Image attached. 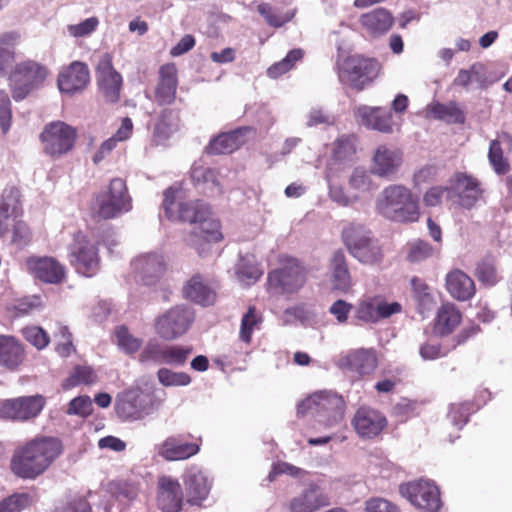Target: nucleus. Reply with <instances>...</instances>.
Wrapping results in <instances>:
<instances>
[{"mask_svg":"<svg viewBox=\"0 0 512 512\" xmlns=\"http://www.w3.org/2000/svg\"><path fill=\"white\" fill-rule=\"evenodd\" d=\"M183 295L195 303L211 305L214 303L216 293L199 274L192 276L183 287Z\"/></svg>","mask_w":512,"mask_h":512,"instance_id":"4c0bfd02","label":"nucleus"},{"mask_svg":"<svg viewBox=\"0 0 512 512\" xmlns=\"http://www.w3.org/2000/svg\"><path fill=\"white\" fill-rule=\"evenodd\" d=\"M247 130V128H239L231 132L220 133L209 142L206 148L207 153L212 155L232 153L241 146L240 138Z\"/></svg>","mask_w":512,"mask_h":512,"instance_id":"58836bf2","label":"nucleus"},{"mask_svg":"<svg viewBox=\"0 0 512 512\" xmlns=\"http://www.w3.org/2000/svg\"><path fill=\"white\" fill-rule=\"evenodd\" d=\"M47 75V68L36 61L26 60L16 64L9 76L14 100L26 98L31 91L42 85Z\"/></svg>","mask_w":512,"mask_h":512,"instance_id":"0eeeda50","label":"nucleus"},{"mask_svg":"<svg viewBox=\"0 0 512 512\" xmlns=\"http://www.w3.org/2000/svg\"><path fill=\"white\" fill-rule=\"evenodd\" d=\"M342 240L350 254L358 261L370 265L381 262L383 253L380 246L362 234L360 226L349 224L342 231Z\"/></svg>","mask_w":512,"mask_h":512,"instance_id":"1a4fd4ad","label":"nucleus"},{"mask_svg":"<svg viewBox=\"0 0 512 512\" xmlns=\"http://www.w3.org/2000/svg\"><path fill=\"white\" fill-rule=\"evenodd\" d=\"M263 322L262 314L255 306H249L247 312L242 316L239 338L246 344L252 341V335L255 330H259Z\"/></svg>","mask_w":512,"mask_h":512,"instance_id":"c03bdc74","label":"nucleus"},{"mask_svg":"<svg viewBox=\"0 0 512 512\" xmlns=\"http://www.w3.org/2000/svg\"><path fill=\"white\" fill-rule=\"evenodd\" d=\"M485 67L482 63H473L468 69H460L457 76L453 79L452 85L462 89H468L470 84L476 82L480 88L486 86Z\"/></svg>","mask_w":512,"mask_h":512,"instance_id":"a19ab883","label":"nucleus"},{"mask_svg":"<svg viewBox=\"0 0 512 512\" xmlns=\"http://www.w3.org/2000/svg\"><path fill=\"white\" fill-rule=\"evenodd\" d=\"M186 502L191 506H201L211 490V482L203 471L191 467L182 476Z\"/></svg>","mask_w":512,"mask_h":512,"instance_id":"bb28decb","label":"nucleus"},{"mask_svg":"<svg viewBox=\"0 0 512 512\" xmlns=\"http://www.w3.org/2000/svg\"><path fill=\"white\" fill-rule=\"evenodd\" d=\"M450 191L451 199L455 197L457 204L465 209L473 208L483 198L484 193L481 182L476 177L463 172L455 173Z\"/></svg>","mask_w":512,"mask_h":512,"instance_id":"6ab92c4d","label":"nucleus"},{"mask_svg":"<svg viewBox=\"0 0 512 512\" xmlns=\"http://www.w3.org/2000/svg\"><path fill=\"white\" fill-rule=\"evenodd\" d=\"M362 31L370 38L386 34L394 25L392 13L385 8H375L359 17Z\"/></svg>","mask_w":512,"mask_h":512,"instance_id":"c756f323","label":"nucleus"},{"mask_svg":"<svg viewBox=\"0 0 512 512\" xmlns=\"http://www.w3.org/2000/svg\"><path fill=\"white\" fill-rule=\"evenodd\" d=\"M434 254L433 247L426 241L418 239L409 244L407 259L410 262H420Z\"/></svg>","mask_w":512,"mask_h":512,"instance_id":"052dcab7","label":"nucleus"},{"mask_svg":"<svg viewBox=\"0 0 512 512\" xmlns=\"http://www.w3.org/2000/svg\"><path fill=\"white\" fill-rule=\"evenodd\" d=\"M222 239L221 224L219 220L214 219L210 213L209 216L200 220L194 230L189 234L186 241L199 255H202L206 252L208 244L220 242Z\"/></svg>","mask_w":512,"mask_h":512,"instance_id":"393cba45","label":"nucleus"},{"mask_svg":"<svg viewBox=\"0 0 512 512\" xmlns=\"http://www.w3.org/2000/svg\"><path fill=\"white\" fill-rule=\"evenodd\" d=\"M475 276L483 285L486 286H494L500 280L494 260L490 258H485L478 263L475 270Z\"/></svg>","mask_w":512,"mask_h":512,"instance_id":"09e8293b","label":"nucleus"},{"mask_svg":"<svg viewBox=\"0 0 512 512\" xmlns=\"http://www.w3.org/2000/svg\"><path fill=\"white\" fill-rule=\"evenodd\" d=\"M157 378L163 386H186L190 384L191 377L186 372H174L167 368H160Z\"/></svg>","mask_w":512,"mask_h":512,"instance_id":"4d7b16f0","label":"nucleus"},{"mask_svg":"<svg viewBox=\"0 0 512 512\" xmlns=\"http://www.w3.org/2000/svg\"><path fill=\"white\" fill-rule=\"evenodd\" d=\"M473 411L474 405L470 402L453 404L448 413V418L454 425L462 427L467 423Z\"/></svg>","mask_w":512,"mask_h":512,"instance_id":"bf43d9fd","label":"nucleus"},{"mask_svg":"<svg viewBox=\"0 0 512 512\" xmlns=\"http://www.w3.org/2000/svg\"><path fill=\"white\" fill-rule=\"evenodd\" d=\"M178 69L175 63L161 65L154 89V101L158 106L172 105L177 98Z\"/></svg>","mask_w":512,"mask_h":512,"instance_id":"412c9836","label":"nucleus"},{"mask_svg":"<svg viewBox=\"0 0 512 512\" xmlns=\"http://www.w3.org/2000/svg\"><path fill=\"white\" fill-rule=\"evenodd\" d=\"M55 337L58 339L55 350L61 357H69L73 352H75L72 334L67 326L59 324Z\"/></svg>","mask_w":512,"mask_h":512,"instance_id":"6e6d98bb","label":"nucleus"},{"mask_svg":"<svg viewBox=\"0 0 512 512\" xmlns=\"http://www.w3.org/2000/svg\"><path fill=\"white\" fill-rule=\"evenodd\" d=\"M329 268L331 272L332 288L343 293H348L353 286V281L346 256L342 250H337L332 254Z\"/></svg>","mask_w":512,"mask_h":512,"instance_id":"f704fd0d","label":"nucleus"},{"mask_svg":"<svg viewBox=\"0 0 512 512\" xmlns=\"http://www.w3.org/2000/svg\"><path fill=\"white\" fill-rule=\"evenodd\" d=\"M202 444L201 437L191 434L169 436L157 446V453L166 461H181L199 453Z\"/></svg>","mask_w":512,"mask_h":512,"instance_id":"2eb2a0df","label":"nucleus"},{"mask_svg":"<svg viewBox=\"0 0 512 512\" xmlns=\"http://www.w3.org/2000/svg\"><path fill=\"white\" fill-rule=\"evenodd\" d=\"M338 365L361 377L372 374L378 366V357L373 348L350 350L339 359Z\"/></svg>","mask_w":512,"mask_h":512,"instance_id":"b1692460","label":"nucleus"},{"mask_svg":"<svg viewBox=\"0 0 512 512\" xmlns=\"http://www.w3.org/2000/svg\"><path fill=\"white\" fill-rule=\"evenodd\" d=\"M451 198L450 186H432L423 195V203L427 207H435L441 204L444 194Z\"/></svg>","mask_w":512,"mask_h":512,"instance_id":"69168bd1","label":"nucleus"},{"mask_svg":"<svg viewBox=\"0 0 512 512\" xmlns=\"http://www.w3.org/2000/svg\"><path fill=\"white\" fill-rule=\"evenodd\" d=\"M166 106L154 119L151 142L155 146L166 145L171 136L180 129L181 109Z\"/></svg>","mask_w":512,"mask_h":512,"instance_id":"4be33fe9","label":"nucleus"},{"mask_svg":"<svg viewBox=\"0 0 512 512\" xmlns=\"http://www.w3.org/2000/svg\"><path fill=\"white\" fill-rule=\"evenodd\" d=\"M303 56L304 52L300 48L290 50L285 58L274 63L267 69V75L272 79L281 77L292 70L295 64L300 61Z\"/></svg>","mask_w":512,"mask_h":512,"instance_id":"49530a36","label":"nucleus"},{"mask_svg":"<svg viewBox=\"0 0 512 512\" xmlns=\"http://www.w3.org/2000/svg\"><path fill=\"white\" fill-rule=\"evenodd\" d=\"M463 315L456 304L446 301L437 308L432 322V329L435 335L447 337L453 334L460 326Z\"/></svg>","mask_w":512,"mask_h":512,"instance_id":"cd10ccee","label":"nucleus"},{"mask_svg":"<svg viewBox=\"0 0 512 512\" xmlns=\"http://www.w3.org/2000/svg\"><path fill=\"white\" fill-rule=\"evenodd\" d=\"M24 339L38 350L44 349L50 342L47 332L38 326H28L22 329Z\"/></svg>","mask_w":512,"mask_h":512,"instance_id":"13d9d810","label":"nucleus"},{"mask_svg":"<svg viewBox=\"0 0 512 512\" xmlns=\"http://www.w3.org/2000/svg\"><path fill=\"white\" fill-rule=\"evenodd\" d=\"M377 212L398 223H414L420 218L418 197L410 188L393 184L385 187L376 201Z\"/></svg>","mask_w":512,"mask_h":512,"instance_id":"f03ea898","label":"nucleus"},{"mask_svg":"<svg viewBox=\"0 0 512 512\" xmlns=\"http://www.w3.org/2000/svg\"><path fill=\"white\" fill-rule=\"evenodd\" d=\"M306 404L322 416L327 425L342 420L346 407L343 397L332 391L316 392L306 400Z\"/></svg>","mask_w":512,"mask_h":512,"instance_id":"f3484780","label":"nucleus"},{"mask_svg":"<svg viewBox=\"0 0 512 512\" xmlns=\"http://www.w3.org/2000/svg\"><path fill=\"white\" fill-rule=\"evenodd\" d=\"M41 395L22 396L0 401V419L25 422L36 418L45 406Z\"/></svg>","mask_w":512,"mask_h":512,"instance_id":"ddd939ff","label":"nucleus"},{"mask_svg":"<svg viewBox=\"0 0 512 512\" xmlns=\"http://www.w3.org/2000/svg\"><path fill=\"white\" fill-rule=\"evenodd\" d=\"M12 124V104L8 93L0 90V128L6 134Z\"/></svg>","mask_w":512,"mask_h":512,"instance_id":"e2e57ef3","label":"nucleus"},{"mask_svg":"<svg viewBox=\"0 0 512 512\" xmlns=\"http://www.w3.org/2000/svg\"><path fill=\"white\" fill-rule=\"evenodd\" d=\"M351 425L360 438L374 439L387 427L388 421L379 410L363 405L356 410Z\"/></svg>","mask_w":512,"mask_h":512,"instance_id":"a211bd4d","label":"nucleus"},{"mask_svg":"<svg viewBox=\"0 0 512 512\" xmlns=\"http://www.w3.org/2000/svg\"><path fill=\"white\" fill-rule=\"evenodd\" d=\"M68 260L76 273L93 277L100 270L99 241L92 242L82 231L73 234L72 243L68 247Z\"/></svg>","mask_w":512,"mask_h":512,"instance_id":"39448f33","label":"nucleus"},{"mask_svg":"<svg viewBox=\"0 0 512 512\" xmlns=\"http://www.w3.org/2000/svg\"><path fill=\"white\" fill-rule=\"evenodd\" d=\"M23 214L22 193L18 186L9 184L0 194V237L10 232V220Z\"/></svg>","mask_w":512,"mask_h":512,"instance_id":"aec40b11","label":"nucleus"},{"mask_svg":"<svg viewBox=\"0 0 512 512\" xmlns=\"http://www.w3.org/2000/svg\"><path fill=\"white\" fill-rule=\"evenodd\" d=\"M25 266L34 279L44 284L58 285L67 277L65 265L52 256H29L25 260Z\"/></svg>","mask_w":512,"mask_h":512,"instance_id":"4468645a","label":"nucleus"},{"mask_svg":"<svg viewBox=\"0 0 512 512\" xmlns=\"http://www.w3.org/2000/svg\"><path fill=\"white\" fill-rule=\"evenodd\" d=\"M77 137V129L63 121L45 125L39 136L44 153L52 158H59L73 150Z\"/></svg>","mask_w":512,"mask_h":512,"instance_id":"6e6552de","label":"nucleus"},{"mask_svg":"<svg viewBox=\"0 0 512 512\" xmlns=\"http://www.w3.org/2000/svg\"><path fill=\"white\" fill-rule=\"evenodd\" d=\"M12 225V243L18 246H25L30 243L32 239V233L26 222L19 220H10V226Z\"/></svg>","mask_w":512,"mask_h":512,"instance_id":"680f3d73","label":"nucleus"},{"mask_svg":"<svg viewBox=\"0 0 512 512\" xmlns=\"http://www.w3.org/2000/svg\"><path fill=\"white\" fill-rule=\"evenodd\" d=\"M29 493H13L0 501V512H22L32 505Z\"/></svg>","mask_w":512,"mask_h":512,"instance_id":"de8ad7c7","label":"nucleus"},{"mask_svg":"<svg viewBox=\"0 0 512 512\" xmlns=\"http://www.w3.org/2000/svg\"><path fill=\"white\" fill-rule=\"evenodd\" d=\"M339 80L361 91L379 74L380 65L375 59L352 55L337 62Z\"/></svg>","mask_w":512,"mask_h":512,"instance_id":"423d86ee","label":"nucleus"},{"mask_svg":"<svg viewBox=\"0 0 512 512\" xmlns=\"http://www.w3.org/2000/svg\"><path fill=\"white\" fill-rule=\"evenodd\" d=\"M117 344L127 354H134L139 351L142 340L133 336L125 326H120L115 330Z\"/></svg>","mask_w":512,"mask_h":512,"instance_id":"603ef678","label":"nucleus"},{"mask_svg":"<svg viewBox=\"0 0 512 512\" xmlns=\"http://www.w3.org/2000/svg\"><path fill=\"white\" fill-rule=\"evenodd\" d=\"M62 453L63 443L59 438L36 436L14 449L9 468L17 478L35 480L43 475Z\"/></svg>","mask_w":512,"mask_h":512,"instance_id":"f257e3e1","label":"nucleus"},{"mask_svg":"<svg viewBox=\"0 0 512 512\" xmlns=\"http://www.w3.org/2000/svg\"><path fill=\"white\" fill-rule=\"evenodd\" d=\"M97 381V375L92 367L76 365L63 383L64 389H71L78 385H91Z\"/></svg>","mask_w":512,"mask_h":512,"instance_id":"a18cd8bd","label":"nucleus"},{"mask_svg":"<svg viewBox=\"0 0 512 512\" xmlns=\"http://www.w3.org/2000/svg\"><path fill=\"white\" fill-rule=\"evenodd\" d=\"M360 123L365 127L384 134L393 132L391 111L382 107L360 106L355 112Z\"/></svg>","mask_w":512,"mask_h":512,"instance_id":"7c9ffc66","label":"nucleus"},{"mask_svg":"<svg viewBox=\"0 0 512 512\" xmlns=\"http://www.w3.org/2000/svg\"><path fill=\"white\" fill-rule=\"evenodd\" d=\"M401 162L402 157L398 150L381 145L375 151L372 172L381 177L391 176L396 173Z\"/></svg>","mask_w":512,"mask_h":512,"instance_id":"e433bc0d","label":"nucleus"},{"mask_svg":"<svg viewBox=\"0 0 512 512\" xmlns=\"http://www.w3.org/2000/svg\"><path fill=\"white\" fill-rule=\"evenodd\" d=\"M419 354L423 360H436L447 355L440 343L432 342H425L420 345Z\"/></svg>","mask_w":512,"mask_h":512,"instance_id":"338daca9","label":"nucleus"},{"mask_svg":"<svg viewBox=\"0 0 512 512\" xmlns=\"http://www.w3.org/2000/svg\"><path fill=\"white\" fill-rule=\"evenodd\" d=\"M445 286L450 296L457 301H468L476 293L474 280L460 269H454L446 275Z\"/></svg>","mask_w":512,"mask_h":512,"instance_id":"72a5a7b5","label":"nucleus"},{"mask_svg":"<svg viewBox=\"0 0 512 512\" xmlns=\"http://www.w3.org/2000/svg\"><path fill=\"white\" fill-rule=\"evenodd\" d=\"M429 111L438 120L459 124L465 122V115L456 102H449L447 104L436 102L430 105Z\"/></svg>","mask_w":512,"mask_h":512,"instance_id":"37998d69","label":"nucleus"},{"mask_svg":"<svg viewBox=\"0 0 512 512\" xmlns=\"http://www.w3.org/2000/svg\"><path fill=\"white\" fill-rule=\"evenodd\" d=\"M93 412L92 401L89 396L83 395L73 398L67 409V414L88 417Z\"/></svg>","mask_w":512,"mask_h":512,"instance_id":"0e129e2a","label":"nucleus"},{"mask_svg":"<svg viewBox=\"0 0 512 512\" xmlns=\"http://www.w3.org/2000/svg\"><path fill=\"white\" fill-rule=\"evenodd\" d=\"M192 351V346L165 345L163 364L182 366Z\"/></svg>","mask_w":512,"mask_h":512,"instance_id":"8fccbe9b","label":"nucleus"},{"mask_svg":"<svg viewBox=\"0 0 512 512\" xmlns=\"http://www.w3.org/2000/svg\"><path fill=\"white\" fill-rule=\"evenodd\" d=\"M90 81L88 66L79 61L72 62L58 76V87L61 92L74 94L84 90Z\"/></svg>","mask_w":512,"mask_h":512,"instance_id":"c85d7f7f","label":"nucleus"},{"mask_svg":"<svg viewBox=\"0 0 512 512\" xmlns=\"http://www.w3.org/2000/svg\"><path fill=\"white\" fill-rule=\"evenodd\" d=\"M209 207L200 201L180 203L173 219L197 225L204 217L209 216Z\"/></svg>","mask_w":512,"mask_h":512,"instance_id":"79ce46f5","label":"nucleus"},{"mask_svg":"<svg viewBox=\"0 0 512 512\" xmlns=\"http://www.w3.org/2000/svg\"><path fill=\"white\" fill-rule=\"evenodd\" d=\"M116 411L124 419L139 420L146 414V405L141 393L128 392L116 404Z\"/></svg>","mask_w":512,"mask_h":512,"instance_id":"ea45409f","label":"nucleus"},{"mask_svg":"<svg viewBox=\"0 0 512 512\" xmlns=\"http://www.w3.org/2000/svg\"><path fill=\"white\" fill-rule=\"evenodd\" d=\"M96 77L99 91L108 103H116L120 99L122 89V76L112 63L110 54L102 55L96 66Z\"/></svg>","mask_w":512,"mask_h":512,"instance_id":"dca6fc26","label":"nucleus"},{"mask_svg":"<svg viewBox=\"0 0 512 512\" xmlns=\"http://www.w3.org/2000/svg\"><path fill=\"white\" fill-rule=\"evenodd\" d=\"M400 494L415 507L428 511L437 512L441 508L440 491L438 487L429 480H418L401 484Z\"/></svg>","mask_w":512,"mask_h":512,"instance_id":"f8f14e48","label":"nucleus"},{"mask_svg":"<svg viewBox=\"0 0 512 512\" xmlns=\"http://www.w3.org/2000/svg\"><path fill=\"white\" fill-rule=\"evenodd\" d=\"M512 150V136L506 131L497 134V138L489 145L488 160L498 175H505L510 171L509 160L504 157V151Z\"/></svg>","mask_w":512,"mask_h":512,"instance_id":"2f4dec72","label":"nucleus"},{"mask_svg":"<svg viewBox=\"0 0 512 512\" xmlns=\"http://www.w3.org/2000/svg\"><path fill=\"white\" fill-rule=\"evenodd\" d=\"M26 353L22 343L14 336L0 335V365L17 369L25 360Z\"/></svg>","mask_w":512,"mask_h":512,"instance_id":"c9c22d12","label":"nucleus"},{"mask_svg":"<svg viewBox=\"0 0 512 512\" xmlns=\"http://www.w3.org/2000/svg\"><path fill=\"white\" fill-rule=\"evenodd\" d=\"M108 491L117 499L133 500L138 495V487L127 480L119 479L108 484Z\"/></svg>","mask_w":512,"mask_h":512,"instance_id":"3c124183","label":"nucleus"},{"mask_svg":"<svg viewBox=\"0 0 512 512\" xmlns=\"http://www.w3.org/2000/svg\"><path fill=\"white\" fill-rule=\"evenodd\" d=\"M15 37L11 33L0 35V73L14 61Z\"/></svg>","mask_w":512,"mask_h":512,"instance_id":"5fc2aeb1","label":"nucleus"},{"mask_svg":"<svg viewBox=\"0 0 512 512\" xmlns=\"http://www.w3.org/2000/svg\"><path fill=\"white\" fill-rule=\"evenodd\" d=\"M401 311L399 302H387L382 295L364 296L355 307L354 320L356 324H376Z\"/></svg>","mask_w":512,"mask_h":512,"instance_id":"9b49d317","label":"nucleus"},{"mask_svg":"<svg viewBox=\"0 0 512 512\" xmlns=\"http://www.w3.org/2000/svg\"><path fill=\"white\" fill-rule=\"evenodd\" d=\"M165 345L156 340H150L141 350L138 360L141 363H159L163 364Z\"/></svg>","mask_w":512,"mask_h":512,"instance_id":"864d4df0","label":"nucleus"},{"mask_svg":"<svg viewBox=\"0 0 512 512\" xmlns=\"http://www.w3.org/2000/svg\"><path fill=\"white\" fill-rule=\"evenodd\" d=\"M330 505V499L318 486L311 485L289 503L290 512H315Z\"/></svg>","mask_w":512,"mask_h":512,"instance_id":"473e14b6","label":"nucleus"},{"mask_svg":"<svg viewBox=\"0 0 512 512\" xmlns=\"http://www.w3.org/2000/svg\"><path fill=\"white\" fill-rule=\"evenodd\" d=\"M132 209V198L126 180L115 177L95 196V216L102 220L114 219Z\"/></svg>","mask_w":512,"mask_h":512,"instance_id":"20e7f679","label":"nucleus"},{"mask_svg":"<svg viewBox=\"0 0 512 512\" xmlns=\"http://www.w3.org/2000/svg\"><path fill=\"white\" fill-rule=\"evenodd\" d=\"M193 321L194 312L189 307L176 305L155 320V333L163 340H175L188 331Z\"/></svg>","mask_w":512,"mask_h":512,"instance_id":"9d476101","label":"nucleus"},{"mask_svg":"<svg viewBox=\"0 0 512 512\" xmlns=\"http://www.w3.org/2000/svg\"><path fill=\"white\" fill-rule=\"evenodd\" d=\"M137 281L145 285L155 284L166 272L164 257L157 253L138 256L131 263Z\"/></svg>","mask_w":512,"mask_h":512,"instance_id":"5701e85b","label":"nucleus"},{"mask_svg":"<svg viewBox=\"0 0 512 512\" xmlns=\"http://www.w3.org/2000/svg\"><path fill=\"white\" fill-rule=\"evenodd\" d=\"M184 496L181 484L170 476L158 479L157 506L161 512H180Z\"/></svg>","mask_w":512,"mask_h":512,"instance_id":"a878e982","label":"nucleus"},{"mask_svg":"<svg viewBox=\"0 0 512 512\" xmlns=\"http://www.w3.org/2000/svg\"><path fill=\"white\" fill-rule=\"evenodd\" d=\"M307 272L299 259L280 255L278 267L268 272V291L280 295L296 293L305 285Z\"/></svg>","mask_w":512,"mask_h":512,"instance_id":"7ed1b4c3","label":"nucleus"},{"mask_svg":"<svg viewBox=\"0 0 512 512\" xmlns=\"http://www.w3.org/2000/svg\"><path fill=\"white\" fill-rule=\"evenodd\" d=\"M367 512H400L398 507L383 498H371L366 501Z\"/></svg>","mask_w":512,"mask_h":512,"instance_id":"774afa93","label":"nucleus"}]
</instances>
